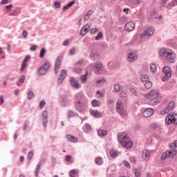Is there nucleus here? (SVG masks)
I'll use <instances>...</instances> for the list:
<instances>
[{
  "instance_id": "1",
  "label": "nucleus",
  "mask_w": 177,
  "mask_h": 177,
  "mask_svg": "<svg viewBox=\"0 0 177 177\" xmlns=\"http://www.w3.org/2000/svg\"><path fill=\"white\" fill-rule=\"evenodd\" d=\"M77 102H75V107L77 111L84 113L88 109V99L82 93H78L76 96Z\"/></svg>"
},
{
  "instance_id": "2",
  "label": "nucleus",
  "mask_w": 177,
  "mask_h": 177,
  "mask_svg": "<svg viewBox=\"0 0 177 177\" xmlns=\"http://www.w3.org/2000/svg\"><path fill=\"white\" fill-rule=\"evenodd\" d=\"M118 140L124 149H131L133 146L132 140L127 136V133H120L118 135Z\"/></svg>"
},
{
  "instance_id": "3",
  "label": "nucleus",
  "mask_w": 177,
  "mask_h": 177,
  "mask_svg": "<svg viewBox=\"0 0 177 177\" xmlns=\"http://www.w3.org/2000/svg\"><path fill=\"white\" fill-rule=\"evenodd\" d=\"M174 156H176V149H169L162 153L160 160L164 161V160H167V158H172Z\"/></svg>"
},
{
  "instance_id": "4",
  "label": "nucleus",
  "mask_w": 177,
  "mask_h": 177,
  "mask_svg": "<svg viewBox=\"0 0 177 177\" xmlns=\"http://www.w3.org/2000/svg\"><path fill=\"white\" fill-rule=\"evenodd\" d=\"M165 76L162 77V82H165V81H168L171 77H172V70L169 68V66H165L162 70Z\"/></svg>"
},
{
  "instance_id": "5",
  "label": "nucleus",
  "mask_w": 177,
  "mask_h": 177,
  "mask_svg": "<svg viewBox=\"0 0 177 177\" xmlns=\"http://www.w3.org/2000/svg\"><path fill=\"white\" fill-rule=\"evenodd\" d=\"M116 111L121 117H125V115H127V111L124 109V104H122V101L120 100L116 102Z\"/></svg>"
},
{
  "instance_id": "6",
  "label": "nucleus",
  "mask_w": 177,
  "mask_h": 177,
  "mask_svg": "<svg viewBox=\"0 0 177 177\" xmlns=\"http://www.w3.org/2000/svg\"><path fill=\"white\" fill-rule=\"evenodd\" d=\"M165 122L167 125L171 124L177 125V114L174 113H169L165 118Z\"/></svg>"
},
{
  "instance_id": "7",
  "label": "nucleus",
  "mask_w": 177,
  "mask_h": 177,
  "mask_svg": "<svg viewBox=\"0 0 177 177\" xmlns=\"http://www.w3.org/2000/svg\"><path fill=\"white\" fill-rule=\"evenodd\" d=\"M138 57V51L135 50L129 51L127 55V62H130L131 63L136 62Z\"/></svg>"
},
{
  "instance_id": "8",
  "label": "nucleus",
  "mask_w": 177,
  "mask_h": 177,
  "mask_svg": "<svg viewBox=\"0 0 177 177\" xmlns=\"http://www.w3.org/2000/svg\"><path fill=\"white\" fill-rule=\"evenodd\" d=\"M175 107V102L174 101H170L169 103L167 105V106L164 109L160 111V114L161 115H165L167 113H169V111H171V110H174Z\"/></svg>"
},
{
  "instance_id": "9",
  "label": "nucleus",
  "mask_w": 177,
  "mask_h": 177,
  "mask_svg": "<svg viewBox=\"0 0 177 177\" xmlns=\"http://www.w3.org/2000/svg\"><path fill=\"white\" fill-rule=\"evenodd\" d=\"M175 57H176L175 53L171 49L168 50L166 55V60H167L169 63H175Z\"/></svg>"
},
{
  "instance_id": "10",
  "label": "nucleus",
  "mask_w": 177,
  "mask_h": 177,
  "mask_svg": "<svg viewBox=\"0 0 177 177\" xmlns=\"http://www.w3.org/2000/svg\"><path fill=\"white\" fill-rule=\"evenodd\" d=\"M158 95V91L156 89H152L150 92L145 94V97L147 100H151L153 97H156Z\"/></svg>"
},
{
  "instance_id": "11",
  "label": "nucleus",
  "mask_w": 177,
  "mask_h": 177,
  "mask_svg": "<svg viewBox=\"0 0 177 177\" xmlns=\"http://www.w3.org/2000/svg\"><path fill=\"white\" fill-rule=\"evenodd\" d=\"M162 101V97L160 95H157L156 97H154L153 98L150 100L149 104L150 106H157L158 103Z\"/></svg>"
},
{
  "instance_id": "12",
  "label": "nucleus",
  "mask_w": 177,
  "mask_h": 177,
  "mask_svg": "<svg viewBox=\"0 0 177 177\" xmlns=\"http://www.w3.org/2000/svg\"><path fill=\"white\" fill-rule=\"evenodd\" d=\"M153 34H154V29L151 28H148L147 30H144L142 34H141L140 38H143V37H150Z\"/></svg>"
},
{
  "instance_id": "13",
  "label": "nucleus",
  "mask_w": 177,
  "mask_h": 177,
  "mask_svg": "<svg viewBox=\"0 0 177 177\" xmlns=\"http://www.w3.org/2000/svg\"><path fill=\"white\" fill-rule=\"evenodd\" d=\"M66 75H67V72L66 71V70H62L61 75L59 76L57 80L58 85H62V84H63V81H64V78H66Z\"/></svg>"
},
{
  "instance_id": "14",
  "label": "nucleus",
  "mask_w": 177,
  "mask_h": 177,
  "mask_svg": "<svg viewBox=\"0 0 177 177\" xmlns=\"http://www.w3.org/2000/svg\"><path fill=\"white\" fill-rule=\"evenodd\" d=\"M102 64H101L100 62H97L94 64V73L95 74H96L97 75H99V74H100V70H102Z\"/></svg>"
},
{
  "instance_id": "15",
  "label": "nucleus",
  "mask_w": 177,
  "mask_h": 177,
  "mask_svg": "<svg viewBox=\"0 0 177 177\" xmlns=\"http://www.w3.org/2000/svg\"><path fill=\"white\" fill-rule=\"evenodd\" d=\"M31 59L30 55H26V57L23 59L22 63L21 64L20 71H24L26 68L27 67V62H28Z\"/></svg>"
},
{
  "instance_id": "16",
  "label": "nucleus",
  "mask_w": 177,
  "mask_h": 177,
  "mask_svg": "<svg viewBox=\"0 0 177 177\" xmlns=\"http://www.w3.org/2000/svg\"><path fill=\"white\" fill-rule=\"evenodd\" d=\"M154 114V109L151 108H147L142 112L143 117H151V115Z\"/></svg>"
},
{
  "instance_id": "17",
  "label": "nucleus",
  "mask_w": 177,
  "mask_h": 177,
  "mask_svg": "<svg viewBox=\"0 0 177 177\" xmlns=\"http://www.w3.org/2000/svg\"><path fill=\"white\" fill-rule=\"evenodd\" d=\"M42 122H43V127L44 128H46V125L48 124V111H44L42 112Z\"/></svg>"
},
{
  "instance_id": "18",
  "label": "nucleus",
  "mask_w": 177,
  "mask_h": 177,
  "mask_svg": "<svg viewBox=\"0 0 177 177\" xmlns=\"http://www.w3.org/2000/svg\"><path fill=\"white\" fill-rule=\"evenodd\" d=\"M62 57H57V59L55 60V74H57L59 73V67H60V64L62 63Z\"/></svg>"
},
{
  "instance_id": "19",
  "label": "nucleus",
  "mask_w": 177,
  "mask_h": 177,
  "mask_svg": "<svg viewBox=\"0 0 177 177\" xmlns=\"http://www.w3.org/2000/svg\"><path fill=\"white\" fill-rule=\"evenodd\" d=\"M61 106H62L63 107L70 106V100L67 99V96L64 95L62 97Z\"/></svg>"
},
{
  "instance_id": "20",
  "label": "nucleus",
  "mask_w": 177,
  "mask_h": 177,
  "mask_svg": "<svg viewBox=\"0 0 177 177\" xmlns=\"http://www.w3.org/2000/svg\"><path fill=\"white\" fill-rule=\"evenodd\" d=\"M124 28L126 31H133L135 30V24L132 21L128 22L126 24Z\"/></svg>"
},
{
  "instance_id": "21",
  "label": "nucleus",
  "mask_w": 177,
  "mask_h": 177,
  "mask_svg": "<svg viewBox=\"0 0 177 177\" xmlns=\"http://www.w3.org/2000/svg\"><path fill=\"white\" fill-rule=\"evenodd\" d=\"M70 84H71V86H73L75 89H80V84L77 83V80H75V78L71 77L70 78Z\"/></svg>"
},
{
  "instance_id": "22",
  "label": "nucleus",
  "mask_w": 177,
  "mask_h": 177,
  "mask_svg": "<svg viewBox=\"0 0 177 177\" xmlns=\"http://www.w3.org/2000/svg\"><path fill=\"white\" fill-rule=\"evenodd\" d=\"M91 27L89 26V25H84L80 31V35H86V34H88V32H89Z\"/></svg>"
},
{
  "instance_id": "23",
  "label": "nucleus",
  "mask_w": 177,
  "mask_h": 177,
  "mask_svg": "<svg viewBox=\"0 0 177 177\" xmlns=\"http://www.w3.org/2000/svg\"><path fill=\"white\" fill-rule=\"evenodd\" d=\"M142 158L145 161H149V160H150V152H149V151H147V149H145L142 151Z\"/></svg>"
},
{
  "instance_id": "24",
  "label": "nucleus",
  "mask_w": 177,
  "mask_h": 177,
  "mask_svg": "<svg viewBox=\"0 0 177 177\" xmlns=\"http://www.w3.org/2000/svg\"><path fill=\"white\" fill-rule=\"evenodd\" d=\"M66 139L68 142H72V143H77V142H78V138L74 136L67 135Z\"/></svg>"
},
{
  "instance_id": "25",
  "label": "nucleus",
  "mask_w": 177,
  "mask_h": 177,
  "mask_svg": "<svg viewBox=\"0 0 177 177\" xmlns=\"http://www.w3.org/2000/svg\"><path fill=\"white\" fill-rule=\"evenodd\" d=\"M168 50H169L168 48H161L158 52L159 56H160V57H163V56L166 57Z\"/></svg>"
},
{
  "instance_id": "26",
  "label": "nucleus",
  "mask_w": 177,
  "mask_h": 177,
  "mask_svg": "<svg viewBox=\"0 0 177 177\" xmlns=\"http://www.w3.org/2000/svg\"><path fill=\"white\" fill-rule=\"evenodd\" d=\"M91 115H93V117H95V118H99V117L102 116V113H100L99 111L96 110H93L90 111Z\"/></svg>"
},
{
  "instance_id": "27",
  "label": "nucleus",
  "mask_w": 177,
  "mask_h": 177,
  "mask_svg": "<svg viewBox=\"0 0 177 177\" xmlns=\"http://www.w3.org/2000/svg\"><path fill=\"white\" fill-rule=\"evenodd\" d=\"M110 156L111 157H112L113 158H115L116 157H118V151L115 150V149H112L110 151Z\"/></svg>"
},
{
  "instance_id": "28",
  "label": "nucleus",
  "mask_w": 177,
  "mask_h": 177,
  "mask_svg": "<svg viewBox=\"0 0 177 177\" xmlns=\"http://www.w3.org/2000/svg\"><path fill=\"white\" fill-rule=\"evenodd\" d=\"M97 135L98 136H107V131L99 129L97 131Z\"/></svg>"
},
{
  "instance_id": "29",
  "label": "nucleus",
  "mask_w": 177,
  "mask_h": 177,
  "mask_svg": "<svg viewBox=\"0 0 177 177\" xmlns=\"http://www.w3.org/2000/svg\"><path fill=\"white\" fill-rule=\"evenodd\" d=\"M48 71L45 69V68H43L42 66H40L39 68V75H45L46 74V72Z\"/></svg>"
},
{
  "instance_id": "30",
  "label": "nucleus",
  "mask_w": 177,
  "mask_h": 177,
  "mask_svg": "<svg viewBox=\"0 0 177 177\" xmlns=\"http://www.w3.org/2000/svg\"><path fill=\"white\" fill-rule=\"evenodd\" d=\"M88 77V71H86L84 75L81 76V82L82 84H85L86 82V78Z\"/></svg>"
},
{
  "instance_id": "31",
  "label": "nucleus",
  "mask_w": 177,
  "mask_h": 177,
  "mask_svg": "<svg viewBox=\"0 0 177 177\" xmlns=\"http://www.w3.org/2000/svg\"><path fill=\"white\" fill-rule=\"evenodd\" d=\"M91 59L93 60H98L99 59V55L95 53H91L90 54Z\"/></svg>"
},
{
  "instance_id": "32",
  "label": "nucleus",
  "mask_w": 177,
  "mask_h": 177,
  "mask_svg": "<svg viewBox=\"0 0 177 177\" xmlns=\"http://www.w3.org/2000/svg\"><path fill=\"white\" fill-rule=\"evenodd\" d=\"M168 2H169V0H163L162 3V6H163V8H167V9H169V8L171 7V6H169V3H168Z\"/></svg>"
},
{
  "instance_id": "33",
  "label": "nucleus",
  "mask_w": 177,
  "mask_h": 177,
  "mask_svg": "<svg viewBox=\"0 0 177 177\" xmlns=\"http://www.w3.org/2000/svg\"><path fill=\"white\" fill-rule=\"evenodd\" d=\"M129 91L133 95H134V96H138L139 95V93H138V91L134 87H130Z\"/></svg>"
},
{
  "instance_id": "34",
  "label": "nucleus",
  "mask_w": 177,
  "mask_h": 177,
  "mask_svg": "<svg viewBox=\"0 0 177 177\" xmlns=\"http://www.w3.org/2000/svg\"><path fill=\"white\" fill-rule=\"evenodd\" d=\"M41 169V162H39L38 165L36 167L35 171V175L36 177L38 176L39 174V169Z\"/></svg>"
},
{
  "instance_id": "35",
  "label": "nucleus",
  "mask_w": 177,
  "mask_h": 177,
  "mask_svg": "<svg viewBox=\"0 0 177 177\" xmlns=\"http://www.w3.org/2000/svg\"><path fill=\"white\" fill-rule=\"evenodd\" d=\"M150 70H151V73H157V66H156V64H150Z\"/></svg>"
},
{
  "instance_id": "36",
  "label": "nucleus",
  "mask_w": 177,
  "mask_h": 177,
  "mask_svg": "<svg viewBox=\"0 0 177 177\" xmlns=\"http://www.w3.org/2000/svg\"><path fill=\"white\" fill-rule=\"evenodd\" d=\"M96 85L97 86H99V85H104L106 84V80L104 79H100L96 81Z\"/></svg>"
},
{
  "instance_id": "37",
  "label": "nucleus",
  "mask_w": 177,
  "mask_h": 177,
  "mask_svg": "<svg viewBox=\"0 0 177 177\" xmlns=\"http://www.w3.org/2000/svg\"><path fill=\"white\" fill-rule=\"evenodd\" d=\"M142 82H147L149 81V76L147 75H142L140 77Z\"/></svg>"
},
{
  "instance_id": "38",
  "label": "nucleus",
  "mask_w": 177,
  "mask_h": 177,
  "mask_svg": "<svg viewBox=\"0 0 177 177\" xmlns=\"http://www.w3.org/2000/svg\"><path fill=\"white\" fill-rule=\"evenodd\" d=\"M41 67L44 69H46L47 71L49 70V68L50 67V63L49 62H46Z\"/></svg>"
},
{
  "instance_id": "39",
  "label": "nucleus",
  "mask_w": 177,
  "mask_h": 177,
  "mask_svg": "<svg viewBox=\"0 0 177 177\" xmlns=\"http://www.w3.org/2000/svg\"><path fill=\"white\" fill-rule=\"evenodd\" d=\"M35 94H34V92L32 91H29L28 93V100H31V99H32V97H34Z\"/></svg>"
},
{
  "instance_id": "40",
  "label": "nucleus",
  "mask_w": 177,
  "mask_h": 177,
  "mask_svg": "<svg viewBox=\"0 0 177 177\" xmlns=\"http://www.w3.org/2000/svg\"><path fill=\"white\" fill-rule=\"evenodd\" d=\"M45 53H46V49L45 48H41L40 50V53H39V58L42 59L44 58V56H45Z\"/></svg>"
},
{
  "instance_id": "41",
  "label": "nucleus",
  "mask_w": 177,
  "mask_h": 177,
  "mask_svg": "<svg viewBox=\"0 0 177 177\" xmlns=\"http://www.w3.org/2000/svg\"><path fill=\"white\" fill-rule=\"evenodd\" d=\"M77 170L75 169H73L69 171V176L71 177H75L77 176Z\"/></svg>"
},
{
  "instance_id": "42",
  "label": "nucleus",
  "mask_w": 177,
  "mask_h": 177,
  "mask_svg": "<svg viewBox=\"0 0 177 177\" xmlns=\"http://www.w3.org/2000/svg\"><path fill=\"white\" fill-rule=\"evenodd\" d=\"M95 162L97 165H102V164H103V159L98 157L95 159Z\"/></svg>"
},
{
  "instance_id": "43",
  "label": "nucleus",
  "mask_w": 177,
  "mask_h": 177,
  "mask_svg": "<svg viewBox=\"0 0 177 177\" xmlns=\"http://www.w3.org/2000/svg\"><path fill=\"white\" fill-rule=\"evenodd\" d=\"M68 117L69 118H71L73 117H75V112H74L71 110L68 111Z\"/></svg>"
},
{
  "instance_id": "44",
  "label": "nucleus",
  "mask_w": 177,
  "mask_h": 177,
  "mask_svg": "<svg viewBox=\"0 0 177 177\" xmlns=\"http://www.w3.org/2000/svg\"><path fill=\"white\" fill-rule=\"evenodd\" d=\"M151 86H153V84H152L151 82H150V81L147 82L145 84V87L147 89H150V88H151Z\"/></svg>"
},
{
  "instance_id": "45",
  "label": "nucleus",
  "mask_w": 177,
  "mask_h": 177,
  "mask_svg": "<svg viewBox=\"0 0 177 177\" xmlns=\"http://www.w3.org/2000/svg\"><path fill=\"white\" fill-rule=\"evenodd\" d=\"M151 129H160V126L156 123H153L150 125Z\"/></svg>"
},
{
  "instance_id": "46",
  "label": "nucleus",
  "mask_w": 177,
  "mask_h": 177,
  "mask_svg": "<svg viewBox=\"0 0 177 177\" xmlns=\"http://www.w3.org/2000/svg\"><path fill=\"white\" fill-rule=\"evenodd\" d=\"M91 103H92L93 107H96V106H99L100 104V102H97V100H93Z\"/></svg>"
},
{
  "instance_id": "47",
  "label": "nucleus",
  "mask_w": 177,
  "mask_h": 177,
  "mask_svg": "<svg viewBox=\"0 0 177 177\" xmlns=\"http://www.w3.org/2000/svg\"><path fill=\"white\" fill-rule=\"evenodd\" d=\"M84 128L86 131V132H90V131H92V127H91V124L86 123L84 125Z\"/></svg>"
},
{
  "instance_id": "48",
  "label": "nucleus",
  "mask_w": 177,
  "mask_h": 177,
  "mask_svg": "<svg viewBox=\"0 0 177 177\" xmlns=\"http://www.w3.org/2000/svg\"><path fill=\"white\" fill-rule=\"evenodd\" d=\"M133 172H134L135 176L136 177L140 176V170L139 169H134Z\"/></svg>"
},
{
  "instance_id": "49",
  "label": "nucleus",
  "mask_w": 177,
  "mask_h": 177,
  "mask_svg": "<svg viewBox=\"0 0 177 177\" xmlns=\"http://www.w3.org/2000/svg\"><path fill=\"white\" fill-rule=\"evenodd\" d=\"M103 37V32H98L97 35L95 36V40L99 41Z\"/></svg>"
},
{
  "instance_id": "50",
  "label": "nucleus",
  "mask_w": 177,
  "mask_h": 177,
  "mask_svg": "<svg viewBox=\"0 0 177 177\" xmlns=\"http://www.w3.org/2000/svg\"><path fill=\"white\" fill-rule=\"evenodd\" d=\"M113 89H114V92H120L121 87L118 84H116L114 85Z\"/></svg>"
},
{
  "instance_id": "51",
  "label": "nucleus",
  "mask_w": 177,
  "mask_h": 177,
  "mask_svg": "<svg viewBox=\"0 0 177 177\" xmlns=\"http://www.w3.org/2000/svg\"><path fill=\"white\" fill-rule=\"evenodd\" d=\"M80 66H75V68H74V72L77 73V74H80V73H81V71H82V69L80 68Z\"/></svg>"
},
{
  "instance_id": "52",
  "label": "nucleus",
  "mask_w": 177,
  "mask_h": 177,
  "mask_svg": "<svg viewBox=\"0 0 177 177\" xmlns=\"http://www.w3.org/2000/svg\"><path fill=\"white\" fill-rule=\"evenodd\" d=\"M129 161L131 164H136V158H135V156H131L129 158Z\"/></svg>"
},
{
  "instance_id": "53",
  "label": "nucleus",
  "mask_w": 177,
  "mask_h": 177,
  "mask_svg": "<svg viewBox=\"0 0 177 177\" xmlns=\"http://www.w3.org/2000/svg\"><path fill=\"white\" fill-rule=\"evenodd\" d=\"M45 104H46V102L45 100H41L39 102V109H44L45 107Z\"/></svg>"
},
{
  "instance_id": "54",
  "label": "nucleus",
  "mask_w": 177,
  "mask_h": 177,
  "mask_svg": "<svg viewBox=\"0 0 177 177\" xmlns=\"http://www.w3.org/2000/svg\"><path fill=\"white\" fill-rule=\"evenodd\" d=\"M177 6V0H172L170 3H169V6Z\"/></svg>"
},
{
  "instance_id": "55",
  "label": "nucleus",
  "mask_w": 177,
  "mask_h": 177,
  "mask_svg": "<svg viewBox=\"0 0 177 177\" xmlns=\"http://www.w3.org/2000/svg\"><path fill=\"white\" fill-rule=\"evenodd\" d=\"M84 64V61L82 59H80L77 63H76V67H81L82 64Z\"/></svg>"
},
{
  "instance_id": "56",
  "label": "nucleus",
  "mask_w": 177,
  "mask_h": 177,
  "mask_svg": "<svg viewBox=\"0 0 177 177\" xmlns=\"http://www.w3.org/2000/svg\"><path fill=\"white\" fill-rule=\"evenodd\" d=\"M128 2H131V3H135L136 5H138L140 3V0H127Z\"/></svg>"
},
{
  "instance_id": "57",
  "label": "nucleus",
  "mask_w": 177,
  "mask_h": 177,
  "mask_svg": "<svg viewBox=\"0 0 177 177\" xmlns=\"http://www.w3.org/2000/svg\"><path fill=\"white\" fill-rule=\"evenodd\" d=\"M19 82H21V84H23L24 82V81H26V76H24V75H22L19 80Z\"/></svg>"
},
{
  "instance_id": "58",
  "label": "nucleus",
  "mask_w": 177,
  "mask_h": 177,
  "mask_svg": "<svg viewBox=\"0 0 177 177\" xmlns=\"http://www.w3.org/2000/svg\"><path fill=\"white\" fill-rule=\"evenodd\" d=\"M28 157L29 160H32V157H34V153L32 151H29L28 153Z\"/></svg>"
},
{
  "instance_id": "59",
  "label": "nucleus",
  "mask_w": 177,
  "mask_h": 177,
  "mask_svg": "<svg viewBox=\"0 0 177 177\" xmlns=\"http://www.w3.org/2000/svg\"><path fill=\"white\" fill-rule=\"evenodd\" d=\"M65 160H66V161H67V162H71V161H73V159H71V155L66 156Z\"/></svg>"
},
{
  "instance_id": "60",
  "label": "nucleus",
  "mask_w": 177,
  "mask_h": 177,
  "mask_svg": "<svg viewBox=\"0 0 177 177\" xmlns=\"http://www.w3.org/2000/svg\"><path fill=\"white\" fill-rule=\"evenodd\" d=\"M96 32H97V28H93L90 30L91 34H96Z\"/></svg>"
},
{
  "instance_id": "61",
  "label": "nucleus",
  "mask_w": 177,
  "mask_h": 177,
  "mask_svg": "<svg viewBox=\"0 0 177 177\" xmlns=\"http://www.w3.org/2000/svg\"><path fill=\"white\" fill-rule=\"evenodd\" d=\"M123 164H124V167H126L127 168H131V165L129 163L128 161L124 160L123 162Z\"/></svg>"
},
{
  "instance_id": "62",
  "label": "nucleus",
  "mask_w": 177,
  "mask_h": 177,
  "mask_svg": "<svg viewBox=\"0 0 177 177\" xmlns=\"http://www.w3.org/2000/svg\"><path fill=\"white\" fill-rule=\"evenodd\" d=\"M120 21H127L128 20V17L127 16H122L120 18Z\"/></svg>"
},
{
  "instance_id": "63",
  "label": "nucleus",
  "mask_w": 177,
  "mask_h": 177,
  "mask_svg": "<svg viewBox=\"0 0 177 177\" xmlns=\"http://www.w3.org/2000/svg\"><path fill=\"white\" fill-rule=\"evenodd\" d=\"M55 8H60L62 6V4L59 1H55L54 3Z\"/></svg>"
},
{
  "instance_id": "64",
  "label": "nucleus",
  "mask_w": 177,
  "mask_h": 177,
  "mask_svg": "<svg viewBox=\"0 0 177 177\" xmlns=\"http://www.w3.org/2000/svg\"><path fill=\"white\" fill-rule=\"evenodd\" d=\"M68 55H75V48H72L68 51Z\"/></svg>"
}]
</instances>
